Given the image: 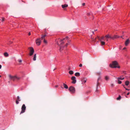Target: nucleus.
I'll list each match as a JSON object with an SVG mask.
<instances>
[{
  "mask_svg": "<svg viewBox=\"0 0 130 130\" xmlns=\"http://www.w3.org/2000/svg\"><path fill=\"white\" fill-rule=\"evenodd\" d=\"M110 67L112 68H119L120 66H119L118 63L116 61H113L112 63L109 65Z\"/></svg>",
  "mask_w": 130,
  "mask_h": 130,
  "instance_id": "1",
  "label": "nucleus"
},
{
  "mask_svg": "<svg viewBox=\"0 0 130 130\" xmlns=\"http://www.w3.org/2000/svg\"><path fill=\"white\" fill-rule=\"evenodd\" d=\"M63 40H61L60 41V44H59V43L58 42V41H57V44L60 46V51L61 52L63 50V48L64 47V46L62 45V44L64 43V42L63 41Z\"/></svg>",
  "mask_w": 130,
  "mask_h": 130,
  "instance_id": "2",
  "label": "nucleus"
},
{
  "mask_svg": "<svg viewBox=\"0 0 130 130\" xmlns=\"http://www.w3.org/2000/svg\"><path fill=\"white\" fill-rule=\"evenodd\" d=\"M9 79L11 80L14 81L15 80H19L21 78V77H17L16 76H12L11 75H9Z\"/></svg>",
  "mask_w": 130,
  "mask_h": 130,
  "instance_id": "3",
  "label": "nucleus"
},
{
  "mask_svg": "<svg viewBox=\"0 0 130 130\" xmlns=\"http://www.w3.org/2000/svg\"><path fill=\"white\" fill-rule=\"evenodd\" d=\"M28 49L29 51V55L30 56H31L34 52V48L32 47H30L28 48Z\"/></svg>",
  "mask_w": 130,
  "mask_h": 130,
  "instance_id": "4",
  "label": "nucleus"
},
{
  "mask_svg": "<svg viewBox=\"0 0 130 130\" xmlns=\"http://www.w3.org/2000/svg\"><path fill=\"white\" fill-rule=\"evenodd\" d=\"M26 109V107L25 105L24 104H23L21 107V111L20 113V114L25 112Z\"/></svg>",
  "mask_w": 130,
  "mask_h": 130,
  "instance_id": "5",
  "label": "nucleus"
},
{
  "mask_svg": "<svg viewBox=\"0 0 130 130\" xmlns=\"http://www.w3.org/2000/svg\"><path fill=\"white\" fill-rule=\"evenodd\" d=\"M69 90L72 93H74L75 91V88L72 86H70L69 87Z\"/></svg>",
  "mask_w": 130,
  "mask_h": 130,
  "instance_id": "6",
  "label": "nucleus"
},
{
  "mask_svg": "<svg viewBox=\"0 0 130 130\" xmlns=\"http://www.w3.org/2000/svg\"><path fill=\"white\" fill-rule=\"evenodd\" d=\"M41 39L40 38H38L36 40V43L37 45H40L41 43Z\"/></svg>",
  "mask_w": 130,
  "mask_h": 130,
  "instance_id": "7",
  "label": "nucleus"
},
{
  "mask_svg": "<svg viewBox=\"0 0 130 130\" xmlns=\"http://www.w3.org/2000/svg\"><path fill=\"white\" fill-rule=\"evenodd\" d=\"M71 79L72 80V83L74 84H75L76 82L75 77V76H72V77Z\"/></svg>",
  "mask_w": 130,
  "mask_h": 130,
  "instance_id": "8",
  "label": "nucleus"
},
{
  "mask_svg": "<svg viewBox=\"0 0 130 130\" xmlns=\"http://www.w3.org/2000/svg\"><path fill=\"white\" fill-rule=\"evenodd\" d=\"M105 37L106 38V40L107 41H108V38H110L111 39H112V37L111 36H110L108 35H106Z\"/></svg>",
  "mask_w": 130,
  "mask_h": 130,
  "instance_id": "9",
  "label": "nucleus"
},
{
  "mask_svg": "<svg viewBox=\"0 0 130 130\" xmlns=\"http://www.w3.org/2000/svg\"><path fill=\"white\" fill-rule=\"evenodd\" d=\"M104 36H102L100 38L99 36H97V38L99 39V40L100 41H102L103 40H104Z\"/></svg>",
  "mask_w": 130,
  "mask_h": 130,
  "instance_id": "10",
  "label": "nucleus"
},
{
  "mask_svg": "<svg viewBox=\"0 0 130 130\" xmlns=\"http://www.w3.org/2000/svg\"><path fill=\"white\" fill-rule=\"evenodd\" d=\"M21 100L20 99L19 96H18L17 97V99L16 101V103L17 104H18L19 103V101H20Z\"/></svg>",
  "mask_w": 130,
  "mask_h": 130,
  "instance_id": "11",
  "label": "nucleus"
},
{
  "mask_svg": "<svg viewBox=\"0 0 130 130\" xmlns=\"http://www.w3.org/2000/svg\"><path fill=\"white\" fill-rule=\"evenodd\" d=\"M46 36V35H42L41 37V38H40L41 39V40H45V37Z\"/></svg>",
  "mask_w": 130,
  "mask_h": 130,
  "instance_id": "12",
  "label": "nucleus"
},
{
  "mask_svg": "<svg viewBox=\"0 0 130 130\" xmlns=\"http://www.w3.org/2000/svg\"><path fill=\"white\" fill-rule=\"evenodd\" d=\"M129 42V39H127L126 41L125 42V44L126 46H127L128 45Z\"/></svg>",
  "mask_w": 130,
  "mask_h": 130,
  "instance_id": "13",
  "label": "nucleus"
},
{
  "mask_svg": "<svg viewBox=\"0 0 130 130\" xmlns=\"http://www.w3.org/2000/svg\"><path fill=\"white\" fill-rule=\"evenodd\" d=\"M101 77L100 76H99V78H98V79L97 80V84H96V86H97V88L98 87V86L100 84L99 83V79H101Z\"/></svg>",
  "mask_w": 130,
  "mask_h": 130,
  "instance_id": "14",
  "label": "nucleus"
},
{
  "mask_svg": "<svg viewBox=\"0 0 130 130\" xmlns=\"http://www.w3.org/2000/svg\"><path fill=\"white\" fill-rule=\"evenodd\" d=\"M61 6L64 9L65 8L67 7L68 5L67 4H65L62 5Z\"/></svg>",
  "mask_w": 130,
  "mask_h": 130,
  "instance_id": "15",
  "label": "nucleus"
},
{
  "mask_svg": "<svg viewBox=\"0 0 130 130\" xmlns=\"http://www.w3.org/2000/svg\"><path fill=\"white\" fill-rule=\"evenodd\" d=\"M36 54H35L34 56V57L33 58V60L34 61H35L36 60Z\"/></svg>",
  "mask_w": 130,
  "mask_h": 130,
  "instance_id": "16",
  "label": "nucleus"
},
{
  "mask_svg": "<svg viewBox=\"0 0 130 130\" xmlns=\"http://www.w3.org/2000/svg\"><path fill=\"white\" fill-rule=\"evenodd\" d=\"M75 75L76 76H79L80 75V73L79 72H76L75 73Z\"/></svg>",
  "mask_w": 130,
  "mask_h": 130,
  "instance_id": "17",
  "label": "nucleus"
},
{
  "mask_svg": "<svg viewBox=\"0 0 130 130\" xmlns=\"http://www.w3.org/2000/svg\"><path fill=\"white\" fill-rule=\"evenodd\" d=\"M63 86L66 89H67L68 88V87L67 85L64 84V83L63 84Z\"/></svg>",
  "mask_w": 130,
  "mask_h": 130,
  "instance_id": "18",
  "label": "nucleus"
},
{
  "mask_svg": "<svg viewBox=\"0 0 130 130\" xmlns=\"http://www.w3.org/2000/svg\"><path fill=\"white\" fill-rule=\"evenodd\" d=\"M129 82L128 81H126L125 82V84L127 86L129 84Z\"/></svg>",
  "mask_w": 130,
  "mask_h": 130,
  "instance_id": "19",
  "label": "nucleus"
},
{
  "mask_svg": "<svg viewBox=\"0 0 130 130\" xmlns=\"http://www.w3.org/2000/svg\"><path fill=\"white\" fill-rule=\"evenodd\" d=\"M109 79V77L108 76H106L105 77V79L106 80H108Z\"/></svg>",
  "mask_w": 130,
  "mask_h": 130,
  "instance_id": "20",
  "label": "nucleus"
},
{
  "mask_svg": "<svg viewBox=\"0 0 130 130\" xmlns=\"http://www.w3.org/2000/svg\"><path fill=\"white\" fill-rule=\"evenodd\" d=\"M117 37H117V35H115L113 37H112V39H113L115 38H116Z\"/></svg>",
  "mask_w": 130,
  "mask_h": 130,
  "instance_id": "21",
  "label": "nucleus"
},
{
  "mask_svg": "<svg viewBox=\"0 0 130 130\" xmlns=\"http://www.w3.org/2000/svg\"><path fill=\"white\" fill-rule=\"evenodd\" d=\"M4 55L6 57H8V54L7 52H6L4 53Z\"/></svg>",
  "mask_w": 130,
  "mask_h": 130,
  "instance_id": "22",
  "label": "nucleus"
},
{
  "mask_svg": "<svg viewBox=\"0 0 130 130\" xmlns=\"http://www.w3.org/2000/svg\"><path fill=\"white\" fill-rule=\"evenodd\" d=\"M69 73L70 74L72 75L73 74V72L72 71H70L69 72Z\"/></svg>",
  "mask_w": 130,
  "mask_h": 130,
  "instance_id": "23",
  "label": "nucleus"
},
{
  "mask_svg": "<svg viewBox=\"0 0 130 130\" xmlns=\"http://www.w3.org/2000/svg\"><path fill=\"white\" fill-rule=\"evenodd\" d=\"M100 42H101V44L102 45H104L105 44V43L104 41H100Z\"/></svg>",
  "mask_w": 130,
  "mask_h": 130,
  "instance_id": "24",
  "label": "nucleus"
},
{
  "mask_svg": "<svg viewBox=\"0 0 130 130\" xmlns=\"http://www.w3.org/2000/svg\"><path fill=\"white\" fill-rule=\"evenodd\" d=\"M121 96L120 95H119V97L117 98V100H119L121 99Z\"/></svg>",
  "mask_w": 130,
  "mask_h": 130,
  "instance_id": "25",
  "label": "nucleus"
},
{
  "mask_svg": "<svg viewBox=\"0 0 130 130\" xmlns=\"http://www.w3.org/2000/svg\"><path fill=\"white\" fill-rule=\"evenodd\" d=\"M118 79H121V80H123L124 79V77L122 78V77H120L118 78Z\"/></svg>",
  "mask_w": 130,
  "mask_h": 130,
  "instance_id": "26",
  "label": "nucleus"
},
{
  "mask_svg": "<svg viewBox=\"0 0 130 130\" xmlns=\"http://www.w3.org/2000/svg\"><path fill=\"white\" fill-rule=\"evenodd\" d=\"M43 42L45 44H47V42L46 40H43Z\"/></svg>",
  "mask_w": 130,
  "mask_h": 130,
  "instance_id": "27",
  "label": "nucleus"
},
{
  "mask_svg": "<svg viewBox=\"0 0 130 130\" xmlns=\"http://www.w3.org/2000/svg\"><path fill=\"white\" fill-rule=\"evenodd\" d=\"M5 20V18H4L2 17V20H1L2 21H3Z\"/></svg>",
  "mask_w": 130,
  "mask_h": 130,
  "instance_id": "28",
  "label": "nucleus"
},
{
  "mask_svg": "<svg viewBox=\"0 0 130 130\" xmlns=\"http://www.w3.org/2000/svg\"><path fill=\"white\" fill-rule=\"evenodd\" d=\"M83 83H85L86 82V80H83L82 81Z\"/></svg>",
  "mask_w": 130,
  "mask_h": 130,
  "instance_id": "29",
  "label": "nucleus"
},
{
  "mask_svg": "<svg viewBox=\"0 0 130 130\" xmlns=\"http://www.w3.org/2000/svg\"><path fill=\"white\" fill-rule=\"evenodd\" d=\"M118 83L119 84H121L122 83V82L121 81L119 80H118Z\"/></svg>",
  "mask_w": 130,
  "mask_h": 130,
  "instance_id": "30",
  "label": "nucleus"
},
{
  "mask_svg": "<svg viewBox=\"0 0 130 130\" xmlns=\"http://www.w3.org/2000/svg\"><path fill=\"white\" fill-rule=\"evenodd\" d=\"M18 61L19 62H22V60L21 59H19L18 60Z\"/></svg>",
  "mask_w": 130,
  "mask_h": 130,
  "instance_id": "31",
  "label": "nucleus"
},
{
  "mask_svg": "<svg viewBox=\"0 0 130 130\" xmlns=\"http://www.w3.org/2000/svg\"><path fill=\"white\" fill-rule=\"evenodd\" d=\"M68 38V36L66 37L65 38L63 39V40H64L65 39H67Z\"/></svg>",
  "mask_w": 130,
  "mask_h": 130,
  "instance_id": "32",
  "label": "nucleus"
},
{
  "mask_svg": "<svg viewBox=\"0 0 130 130\" xmlns=\"http://www.w3.org/2000/svg\"><path fill=\"white\" fill-rule=\"evenodd\" d=\"M101 73L100 72H98L97 73V74L98 75H100V74Z\"/></svg>",
  "mask_w": 130,
  "mask_h": 130,
  "instance_id": "33",
  "label": "nucleus"
},
{
  "mask_svg": "<svg viewBox=\"0 0 130 130\" xmlns=\"http://www.w3.org/2000/svg\"><path fill=\"white\" fill-rule=\"evenodd\" d=\"M82 64H80L79 65V66L80 67H82Z\"/></svg>",
  "mask_w": 130,
  "mask_h": 130,
  "instance_id": "34",
  "label": "nucleus"
},
{
  "mask_svg": "<svg viewBox=\"0 0 130 130\" xmlns=\"http://www.w3.org/2000/svg\"><path fill=\"white\" fill-rule=\"evenodd\" d=\"M87 14L88 15H90V13H87Z\"/></svg>",
  "mask_w": 130,
  "mask_h": 130,
  "instance_id": "35",
  "label": "nucleus"
},
{
  "mask_svg": "<svg viewBox=\"0 0 130 130\" xmlns=\"http://www.w3.org/2000/svg\"><path fill=\"white\" fill-rule=\"evenodd\" d=\"M114 86V84H112L111 85V86L112 87H113V86Z\"/></svg>",
  "mask_w": 130,
  "mask_h": 130,
  "instance_id": "36",
  "label": "nucleus"
},
{
  "mask_svg": "<svg viewBox=\"0 0 130 130\" xmlns=\"http://www.w3.org/2000/svg\"><path fill=\"white\" fill-rule=\"evenodd\" d=\"M85 5V3H83V4H82V5H83V6H84V5Z\"/></svg>",
  "mask_w": 130,
  "mask_h": 130,
  "instance_id": "37",
  "label": "nucleus"
},
{
  "mask_svg": "<svg viewBox=\"0 0 130 130\" xmlns=\"http://www.w3.org/2000/svg\"><path fill=\"white\" fill-rule=\"evenodd\" d=\"M31 35V33L30 32H29L28 34V35L29 36L30 35Z\"/></svg>",
  "mask_w": 130,
  "mask_h": 130,
  "instance_id": "38",
  "label": "nucleus"
},
{
  "mask_svg": "<svg viewBox=\"0 0 130 130\" xmlns=\"http://www.w3.org/2000/svg\"><path fill=\"white\" fill-rule=\"evenodd\" d=\"M125 89L126 90H130L129 89H127V88H125Z\"/></svg>",
  "mask_w": 130,
  "mask_h": 130,
  "instance_id": "39",
  "label": "nucleus"
},
{
  "mask_svg": "<svg viewBox=\"0 0 130 130\" xmlns=\"http://www.w3.org/2000/svg\"><path fill=\"white\" fill-rule=\"evenodd\" d=\"M58 85H56L55 86V87L56 88H57L58 87Z\"/></svg>",
  "mask_w": 130,
  "mask_h": 130,
  "instance_id": "40",
  "label": "nucleus"
},
{
  "mask_svg": "<svg viewBox=\"0 0 130 130\" xmlns=\"http://www.w3.org/2000/svg\"><path fill=\"white\" fill-rule=\"evenodd\" d=\"M126 47H125L124 48H123V50H125V49H126Z\"/></svg>",
  "mask_w": 130,
  "mask_h": 130,
  "instance_id": "41",
  "label": "nucleus"
},
{
  "mask_svg": "<svg viewBox=\"0 0 130 130\" xmlns=\"http://www.w3.org/2000/svg\"><path fill=\"white\" fill-rule=\"evenodd\" d=\"M68 43H66V45H65V46H68Z\"/></svg>",
  "mask_w": 130,
  "mask_h": 130,
  "instance_id": "42",
  "label": "nucleus"
},
{
  "mask_svg": "<svg viewBox=\"0 0 130 130\" xmlns=\"http://www.w3.org/2000/svg\"><path fill=\"white\" fill-rule=\"evenodd\" d=\"M2 67V66L1 65H0V69H1Z\"/></svg>",
  "mask_w": 130,
  "mask_h": 130,
  "instance_id": "43",
  "label": "nucleus"
},
{
  "mask_svg": "<svg viewBox=\"0 0 130 130\" xmlns=\"http://www.w3.org/2000/svg\"><path fill=\"white\" fill-rule=\"evenodd\" d=\"M129 94V92H128L127 94V95H128Z\"/></svg>",
  "mask_w": 130,
  "mask_h": 130,
  "instance_id": "44",
  "label": "nucleus"
},
{
  "mask_svg": "<svg viewBox=\"0 0 130 130\" xmlns=\"http://www.w3.org/2000/svg\"><path fill=\"white\" fill-rule=\"evenodd\" d=\"M123 86L124 88L125 89L126 88H125V87H124V86L123 85Z\"/></svg>",
  "mask_w": 130,
  "mask_h": 130,
  "instance_id": "45",
  "label": "nucleus"
},
{
  "mask_svg": "<svg viewBox=\"0 0 130 130\" xmlns=\"http://www.w3.org/2000/svg\"><path fill=\"white\" fill-rule=\"evenodd\" d=\"M97 29H96V30H94V31H97Z\"/></svg>",
  "mask_w": 130,
  "mask_h": 130,
  "instance_id": "46",
  "label": "nucleus"
},
{
  "mask_svg": "<svg viewBox=\"0 0 130 130\" xmlns=\"http://www.w3.org/2000/svg\"><path fill=\"white\" fill-rule=\"evenodd\" d=\"M92 32L93 34H94V31H92Z\"/></svg>",
  "mask_w": 130,
  "mask_h": 130,
  "instance_id": "47",
  "label": "nucleus"
},
{
  "mask_svg": "<svg viewBox=\"0 0 130 130\" xmlns=\"http://www.w3.org/2000/svg\"><path fill=\"white\" fill-rule=\"evenodd\" d=\"M121 37L122 38V36H121Z\"/></svg>",
  "mask_w": 130,
  "mask_h": 130,
  "instance_id": "48",
  "label": "nucleus"
},
{
  "mask_svg": "<svg viewBox=\"0 0 130 130\" xmlns=\"http://www.w3.org/2000/svg\"><path fill=\"white\" fill-rule=\"evenodd\" d=\"M1 77V76L0 75V77Z\"/></svg>",
  "mask_w": 130,
  "mask_h": 130,
  "instance_id": "49",
  "label": "nucleus"
},
{
  "mask_svg": "<svg viewBox=\"0 0 130 130\" xmlns=\"http://www.w3.org/2000/svg\"><path fill=\"white\" fill-rule=\"evenodd\" d=\"M3 130H4V129Z\"/></svg>",
  "mask_w": 130,
  "mask_h": 130,
  "instance_id": "50",
  "label": "nucleus"
}]
</instances>
